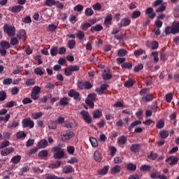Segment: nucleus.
<instances>
[{
  "mask_svg": "<svg viewBox=\"0 0 179 179\" xmlns=\"http://www.w3.org/2000/svg\"><path fill=\"white\" fill-rule=\"evenodd\" d=\"M59 104L60 106H68V104H69V98L68 97H63L60 99L59 101Z\"/></svg>",
  "mask_w": 179,
  "mask_h": 179,
  "instance_id": "nucleus-26",
  "label": "nucleus"
},
{
  "mask_svg": "<svg viewBox=\"0 0 179 179\" xmlns=\"http://www.w3.org/2000/svg\"><path fill=\"white\" fill-rule=\"evenodd\" d=\"M64 156H65V154L64 152V150H62L57 152H55L54 155H53V159H55L56 160L57 159H61L64 157Z\"/></svg>",
  "mask_w": 179,
  "mask_h": 179,
  "instance_id": "nucleus-18",
  "label": "nucleus"
},
{
  "mask_svg": "<svg viewBox=\"0 0 179 179\" xmlns=\"http://www.w3.org/2000/svg\"><path fill=\"white\" fill-rule=\"evenodd\" d=\"M15 152V148L13 147H10L7 148H4L1 151V156H8V155H10V153H13Z\"/></svg>",
  "mask_w": 179,
  "mask_h": 179,
  "instance_id": "nucleus-11",
  "label": "nucleus"
},
{
  "mask_svg": "<svg viewBox=\"0 0 179 179\" xmlns=\"http://www.w3.org/2000/svg\"><path fill=\"white\" fill-rule=\"evenodd\" d=\"M94 159L97 163H100L103 160V155L100 153V151L96 150L94 153Z\"/></svg>",
  "mask_w": 179,
  "mask_h": 179,
  "instance_id": "nucleus-15",
  "label": "nucleus"
},
{
  "mask_svg": "<svg viewBox=\"0 0 179 179\" xmlns=\"http://www.w3.org/2000/svg\"><path fill=\"white\" fill-rule=\"evenodd\" d=\"M153 101V95L152 94H148L145 96L141 97V101L143 103H149V101Z\"/></svg>",
  "mask_w": 179,
  "mask_h": 179,
  "instance_id": "nucleus-16",
  "label": "nucleus"
},
{
  "mask_svg": "<svg viewBox=\"0 0 179 179\" xmlns=\"http://www.w3.org/2000/svg\"><path fill=\"white\" fill-rule=\"evenodd\" d=\"M48 127L49 129H55L57 128V122L50 120L48 124Z\"/></svg>",
  "mask_w": 179,
  "mask_h": 179,
  "instance_id": "nucleus-36",
  "label": "nucleus"
},
{
  "mask_svg": "<svg viewBox=\"0 0 179 179\" xmlns=\"http://www.w3.org/2000/svg\"><path fill=\"white\" fill-rule=\"evenodd\" d=\"M73 171L74 169L72 166H67L64 168V173H65V174H69Z\"/></svg>",
  "mask_w": 179,
  "mask_h": 179,
  "instance_id": "nucleus-40",
  "label": "nucleus"
},
{
  "mask_svg": "<svg viewBox=\"0 0 179 179\" xmlns=\"http://www.w3.org/2000/svg\"><path fill=\"white\" fill-rule=\"evenodd\" d=\"M8 96L6 95V92L5 91H0V101H5Z\"/></svg>",
  "mask_w": 179,
  "mask_h": 179,
  "instance_id": "nucleus-46",
  "label": "nucleus"
},
{
  "mask_svg": "<svg viewBox=\"0 0 179 179\" xmlns=\"http://www.w3.org/2000/svg\"><path fill=\"white\" fill-rule=\"evenodd\" d=\"M128 54V52L125 49H120L117 52L118 57H125Z\"/></svg>",
  "mask_w": 179,
  "mask_h": 179,
  "instance_id": "nucleus-48",
  "label": "nucleus"
},
{
  "mask_svg": "<svg viewBox=\"0 0 179 179\" xmlns=\"http://www.w3.org/2000/svg\"><path fill=\"white\" fill-rule=\"evenodd\" d=\"M58 54V47H52L50 48V55L52 57H57Z\"/></svg>",
  "mask_w": 179,
  "mask_h": 179,
  "instance_id": "nucleus-41",
  "label": "nucleus"
},
{
  "mask_svg": "<svg viewBox=\"0 0 179 179\" xmlns=\"http://www.w3.org/2000/svg\"><path fill=\"white\" fill-rule=\"evenodd\" d=\"M24 8L23 6L20 5L14 6L11 8L10 11L13 12V13H19V12L22 11Z\"/></svg>",
  "mask_w": 179,
  "mask_h": 179,
  "instance_id": "nucleus-20",
  "label": "nucleus"
},
{
  "mask_svg": "<svg viewBox=\"0 0 179 179\" xmlns=\"http://www.w3.org/2000/svg\"><path fill=\"white\" fill-rule=\"evenodd\" d=\"M47 146H48V142L45 139L41 140L37 144L38 149H45Z\"/></svg>",
  "mask_w": 179,
  "mask_h": 179,
  "instance_id": "nucleus-14",
  "label": "nucleus"
},
{
  "mask_svg": "<svg viewBox=\"0 0 179 179\" xmlns=\"http://www.w3.org/2000/svg\"><path fill=\"white\" fill-rule=\"evenodd\" d=\"M61 166V161H55L54 163L49 164V169H58Z\"/></svg>",
  "mask_w": 179,
  "mask_h": 179,
  "instance_id": "nucleus-29",
  "label": "nucleus"
},
{
  "mask_svg": "<svg viewBox=\"0 0 179 179\" xmlns=\"http://www.w3.org/2000/svg\"><path fill=\"white\" fill-rule=\"evenodd\" d=\"M94 13V11H93L90 8H87L85 10V14L86 15V16H92Z\"/></svg>",
  "mask_w": 179,
  "mask_h": 179,
  "instance_id": "nucleus-57",
  "label": "nucleus"
},
{
  "mask_svg": "<svg viewBox=\"0 0 179 179\" xmlns=\"http://www.w3.org/2000/svg\"><path fill=\"white\" fill-rule=\"evenodd\" d=\"M48 156V151L47 150H43L38 154V157L40 159H44L45 157H47Z\"/></svg>",
  "mask_w": 179,
  "mask_h": 179,
  "instance_id": "nucleus-25",
  "label": "nucleus"
},
{
  "mask_svg": "<svg viewBox=\"0 0 179 179\" xmlns=\"http://www.w3.org/2000/svg\"><path fill=\"white\" fill-rule=\"evenodd\" d=\"M90 30L92 33H94L96 31H101V30H103V25L98 24L96 26H92Z\"/></svg>",
  "mask_w": 179,
  "mask_h": 179,
  "instance_id": "nucleus-21",
  "label": "nucleus"
},
{
  "mask_svg": "<svg viewBox=\"0 0 179 179\" xmlns=\"http://www.w3.org/2000/svg\"><path fill=\"white\" fill-rule=\"evenodd\" d=\"M0 45L1 47V48H0V55L5 57V55H6V50L10 48V43L8 42V41H1Z\"/></svg>",
  "mask_w": 179,
  "mask_h": 179,
  "instance_id": "nucleus-3",
  "label": "nucleus"
},
{
  "mask_svg": "<svg viewBox=\"0 0 179 179\" xmlns=\"http://www.w3.org/2000/svg\"><path fill=\"white\" fill-rule=\"evenodd\" d=\"M166 162L170 166H176L178 163V157L171 156L166 159Z\"/></svg>",
  "mask_w": 179,
  "mask_h": 179,
  "instance_id": "nucleus-9",
  "label": "nucleus"
},
{
  "mask_svg": "<svg viewBox=\"0 0 179 179\" xmlns=\"http://www.w3.org/2000/svg\"><path fill=\"white\" fill-rule=\"evenodd\" d=\"M123 69H132V63L131 62H124L121 65Z\"/></svg>",
  "mask_w": 179,
  "mask_h": 179,
  "instance_id": "nucleus-38",
  "label": "nucleus"
},
{
  "mask_svg": "<svg viewBox=\"0 0 179 179\" xmlns=\"http://www.w3.org/2000/svg\"><path fill=\"white\" fill-rule=\"evenodd\" d=\"M156 128H157V129H162V128H164V120H160L158 121L156 124Z\"/></svg>",
  "mask_w": 179,
  "mask_h": 179,
  "instance_id": "nucleus-44",
  "label": "nucleus"
},
{
  "mask_svg": "<svg viewBox=\"0 0 179 179\" xmlns=\"http://www.w3.org/2000/svg\"><path fill=\"white\" fill-rule=\"evenodd\" d=\"M9 145V141L5 140L0 144V149H4V148H8Z\"/></svg>",
  "mask_w": 179,
  "mask_h": 179,
  "instance_id": "nucleus-56",
  "label": "nucleus"
},
{
  "mask_svg": "<svg viewBox=\"0 0 179 179\" xmlns=\"http://www.w3.org/2000/svg\"><path fill=\"white\" fill-rule=\"evenodd\" d=\"M73 9L76 12H82L83 10V6L82 4H78Z\"/></svg>",
  "mask_w": 179,
  "mask_h": 179,
  "instance_id": "nucleus-62",
  "label": "nucleus"
},
{
  "mask_svg": "<svg viewBox=\"0 0 179 179\" xmlns=\"http://www.w3.org/2000/svg\"><path fill=\"white\" fill-rule=\"evenodd\" d=\"M129 24H131L129 18H123L120 22V27H127V26H129Z\"/></svg>",
  "mask_w": 179,
  "mask_h": 179,
  "instance_id": "nucleus-19",
  "label": "nucleus"
},
{
  "mask_svg": "<svg viewBox=\"0 0 179 179\" xmlns=\"http://www.w3.org/2000/svg\"><path fill=\"white\" fill-rule=\"evenodd\" d=\"M142 69H143V64H139L134 68V71L139 72V71H142Z\"/></svg>",
  "mask_w": 179,
  "mask_h": 179,
  "instance_id": "nucleus-60",
  "label": "nucleus"
},
{
  "mask_svg": "<svg viewBox=\"0 0 179 179\" xmlns=\"http://www.w3.org/2000/svg\"><path fill=\"white\" fill-rule=\"evenodd\" d=\"M17 37L19 40L26 41V40H27V33L26 32V30L20 29L17 34Z\"/></svg>",
  "mask_w": 179,
  "mask_h": 179,
  "instance_id": "nucleus-8",
  "label": "nucleus"
},
{
  "mask_svg": "<svg viewBox=\"0 0 179 179\" xmlns=\"http://www.w3.org/2000/svg\"><path fill=\"white\" fill-rule=\"evenodd\" d=\"M12 82H13V80L12 78H6L3 80V84L5 85H11Z\"/></svg>",
  "mask_w": 179,
  "mask_h": 179,
  "instance_id": "nucleus-63",
  "label": "nucleus"
},
{
  "mask_svg": "<svg viewBox=\"0 0 179 179\" xmlns=\"http://www.w3.org/2000/svg\"><path fill=\"white\" fill-rule=\"evenodd\" d=\"M159 136H161L162 139H167L169 138V131L167 130H162L159 132Z\"/></svg>",
  "mask_w": 179,
  "mask_h": 179,
  "instance_id": "nucleus-33",
  "label": "nucleus"
},
{
  "mask_svg": "<svg viewBox=\"0 0 179 179\" xmlns=\"http://www.w3.org/2000/svg\"><path fill=\"white\" fill-rule=\"evenodd\" d=\"M45 179H59V177L52 174V175H48L45 176Z\"/></svg>",
  "mask_w": 179,
  "mask_h": 179,
  "instance_id": "nucleus-64",
  "label": "nucleus"
},
{
  "mask_svg": "<svg viewBox=\"0 0 179 179\" xmlns=\"http://www.w3.org/2000/svg\"><path fill=\"white\" fill-rule=\"evenodd\" d=\"M136 82V81L135 80L130 78L124 82V85L125 87H132Z\"/></svg>",
  "mask_w": 179,
  "mask_h": 179,
  "instance_id": "nucleus-22",
  "label": "nucleus"
},
{
  "mask_svg": "<svg viewBox=\"0 0 179 179\" xmlns=\"http://www.w3.org/2000/svg\"><path fill=\"white\" fill-rule=\"evenodd\" d=\"M130 150L132 153H139L141 150V144H132L130 147Z\"/></svg>",
  "mask_w": 179,
  "mask_h": 179,
  "instance_id": "nucleus-13",
  "label": "nucleus"
},
{
  "mask_svg": "<svg viewBox=\"0 0 179 179\" xmlns=\"http://www.w3.org/2000/svg\"><path fill=\"white\" fill-rule=\"evenodd\" d=\"M141 124H142V122L141 120H136L131 123L130 127L128 128L129 132H132L134 127H136V125H141Z\"/></svg>",
  "mask_w": 179,
  "mask_h": 179,
  "instance_id": "nucleus-23",
  "label": "nucleus"
},
{
  "mask_svg": "<svg viewBox=\"0 0 179 179\" xmlns=\"http://www.w3.org/2000/svg\"><path fill=\"white\" fill-rule=\"evenodd\" d=\"M55 0H45V5H46V6H55Z\"/></svg>",
  "mask_w": 179,
  "mask_h": 179,
  "instance_id": "nucleus-55",
  "label": "nucleus"
},
{
  "mask_svg": "<svg viewBox=\"0 0 179 179\" xmlns=\"http://www.w3.org/2000/svg\"><path fill=\"white\" fill-rule=\"evenodd\" d=\"M140 169L142 170V171H150V170L152 169V166L150 165H142Z\"/></svg>",
  "mask_w": 179,
  "mask_h": 179,
  "instance_id": "nucleus-59",
  "label": "nucleus"
},
{
  "mask_svg": "<svg viewBox=\"0 0 179 179\" xmlns=\"http://www.w3.org/2000/svg\"><path fill=\"white\" fill-rule=\"evenodd\" d=\"M127 139L128 138L125 137V136H121L117 141L118 145H125V143H127Z\"/></svg>",
  "mask_w": 179,
  "mask_h": 179,
  "instance_id": "nucleus-32",
  "label": "nucleus"
},
{
  "mask_svg": "<svg viewBox=\"0 0 179 179\" xmlns=\"http://www.w3.org/2000/svg\"><path fill=\"white\" fill-rule=\"evenodd\" d=\"M41 92V87L38 86H34L32 88V91H31L32 93H35L36 94H40Z\"/></svg>",
  "mask_w": 179,
  "mask_h": 179,
  "instance_id": "nucleus-53",
  "label": "nucleus"
},
{
  "mask_svg": "<svg viewBox=\"0 0 179 179\" xmlns=\"http://www.w3.org/2000/svg\"><path fill=\"white\" fill-rule=\"evenodd\" d=\"M93 118H100V117H101V111L96 110H94L93 113Z\"/></svg>",
  "mask_w": 179,
  "mask_h": 179,
  "instance_id": "nucleus-51",
  "label": "nucleus"
},
{
  "mask_svg": "<svg viewBox=\"0 0 179 179\" xmlns=\"http://www.w3.org/2000/svg\"><path fill=\"white\" fill-rule=\"evenodd\" d=\"M150 47H151V50H157L159 48V42L157 41L150 42Z\"/></svg>",
  "mask_w": 179,
  "mask_h": 179,
  "instance_id": "nucleus-34",
  "label": "nucleus"
},
{
  "mask_svg": "<svg viewBox=\"0 0 179 179\" xmlns=\"http://www.w3.org/2000/svg\"><path fill=\"white\" fill-rule=\"evenodd\" d=\"M42 115H44L42 112H35L31 115V117L33 120H38V118H41Z\"/></svg>",
  "mask_w": 179,
  "mask_h": 179,
  "instance_id": "nucleus-28",
  "label": "nucleus"
},
{
  "mask_svg": "<svg viewBox=\"0 0 179 179\" xmlns=\"http://www.w3.org/2000/svg\"><path fill=\"white\" fill-rule=\"evenodd\" d=\"M179 33V22H174L171 27L168 26L165 28V34L166 36L169 34H178Z\"/></svg>",
  "mask_w": 179,
  "mask_h": 179,
  "instance_id": "nucleus-1",
  "label": "nucleus"
},
{
  "mask_svg": "<svg viewBox=\"0 0 179 179\" xmlns=\"http://www.w3.org/2000/svg\"><path fill=\"white\" fill-rule=\"evenodd\" d=\"M160 172L156 171L152 173H151L150 177L151 178L156 179V178H160Z\"/></svg>",
  "mask_w": 179,
  "mask_h": 179,
  "instance_id": "nucleus-61",
  "label": "nucleus"
},
{
  "mask_svg": "<svg viewBox=\"0 0 179 179\" xmlns=\"http://www.w3.org/2000/svg\"><path fill=\"white\" fill-rule=\"evenodd\" d=\"M127 169L129 171H135V170H136V165H135L132 163H129L127 165Z\"/></svg>",
  "mask_w": 179,
  "mask_h": 179,
  "instance_id": "nucleus-42",
  "label": "nucleus"
},
{
  "mask_svg": "<svg viewBox=\"0 0 179 179\" xmlns=\"http://www.w3.org/2000/svg\"><path fill=\"white\" fill-rule=\"evenodd\" d=\"M80 115H82L84 121L87 123V124H92L93 122V120H92V117L90 116V115H89V112L85 110H83L80 113Z\"/></svg>",
  "mask_w": 179,
  "mask_h": 179,
  "instance_id": "nucleus-7",
  "label": "nucleus"
},
{
  "mask_svg": "<svg viewBox=\"0 0 179 179\" xmlns=\"http://www.w3.org/2000/svg\"><path fill=\"white\" fill-rule=\"evenodd\" d=\"M73 138V131H68L64 135H62V141H69V139H72Z\"/></svg>",
  "mask_w": 179,
  "mask_h": 179,
  "instance_id": "nucleus-17",
  "label": "nucleus"
},
{
  "mask_svg": "<svg viewBox=\"0 0 179 179\" xmlns=\"http://www.w3.org/2000/svg\"><path fill=\"white\" fill-rule=\"evenodd\" d=\"M79 69H80V67L78 65H70L64 69V75H66V76H71L72 72H78Z\"/></svg>",
  "mask_w": 179,
  "mask_h": 179,
  "instance_id": "nucleus-4",
  "label": "nucleus"
},
{
  "mask_svg": "<svg viewBox=\"0 0 179 179\" xmlns=\"http://www.w3.org/2000/svg\"><path fill=\"white\" fill-rule=\"evenodd\" d=\"M19 126V122L14 120L11 124H9L7 127L8 129H12V128H16Z\"/></svg>",
  "mask_w": 179,
  "mask_h": 179,
  "instance_id": "nucleus-47",
  "label": "nucleus"
},
{
  "mask_svg": "<svg viewBox=\"0 0 179 179\" xmlns=\"http://www.w3.org/2000/svg\"><path fill=\"white\" fill-rule=\"evenodd\" d=\"M77 87L79 90H83V89H85V82L82 80H78L77 82Z\"/></svg>",
  "mask_w": 179,
  "mask_h": 179,
  "instance_id": "nucleus-39",
  "label": "nucleus"
},
{
  "mask_svg": "<svg viewBox=\"0 0 179 179\" xmlns=\"http://www.w3.org/2000/svg\"><path fill=\"white\" fill-rule=\"evenodd\" d=\"M90 143L92 144V146H93V148H97V146H99V143H97V139H96L95 138L90 137Z\"/></svg>",
  "mask_w": 179,
  "mask_h": 179,
  "instance_id": "nucleus-43",
  "label": "nucleus"
},
{
  "mask_svg": "<svg viewBox=\"0 0 179 179\" xmlns=\"http://www.w3.org/2000/svg\"><path fill=\"white\" fill-rule=\"evenodd\" d=\"M90 27H92V24H90V23L89 22H85L81 25V29L84 31L87 30V29H89Z\"/></svg>",
  "mask_w": 179,
  "mask_h": 179,
  "instance_id": "nucleus-58",
  "label": "nucleus"
},
{
  "mask_svg": "<svg viewBox=\"0 0 179 179\" xmlns=\"http://www.w3.org/2000/svg\"><path fill=\"white\" fill-rule=\"evenodd\" d=\"M92 87H93V85H92V83H90V82H84V89H85L86 90H90V89H92Z\"/></svg>",
  "mask_w": 179,
  "mask_h": 179,
  "instance_id": "nucleus-52",
  "label": "nucleus"
},
{
  "mask_svg": "<svg viewBox=\"0 0 179 179\" xmlns=\"http://www.w3.org/2000/svg\"><path fill=\"white\" fill-rule=\"evenodd\" d=\"M57 27H58V25H55L54 24H50L48 27V31H55V30H57Z\"/></svg>",
  "mask_w": 179,
  "mask_h": 179,
  "instance_id": "nucleus-50",
  "label": "nucleus"
},
{
  "mask_svg": "<svg viewBox=\"0 0 179 179\" xmlns=\"http://www.w3.org/2000/svg\"><path fill=\"white\" fill-rule=\"evenodd\" d=\"M68 96L71 97L73 100H76V101H80L82 99L80 93L73 89H71L68 92Z\"/></svg>",
  "mask_w": 179,
  "mask_h": 179,
  "instance_id": "nucleus-5",
  "label": "nucleus"
},
{
  "mask_svg": "<svg viewBox=\"0 0 179 179\" xmlns=\"http://www.w3.org/2000/svg\"><path fill=\"white\" fill-rule=\"evenodd\" d=\"M21 159H22V157L20 155H16L12 157V159H10V162L14 164H17L19 162H20Z\"/></svg>",
  "mask_w": 179,
  "mask_h": 179,
  "instance_id": "nucleus-30",
  "label": "nucleus"
},
{
  "mask_svg": "<svg viewBox=\"0 0 179 179\" xmlns=\"http://www.w3.org/2000/svg\"><path fill=\"white\" fill-rule=\"evenodd\" d=\"M22 124L24 128H34V121L31 120L30 117L22 120Z\"/></svg>",
  "mask_w": 179,
  "mask_h": 179,
  "instance_id": "nucleus-6",
  "label": "nucleus"
},
{
  "mask_svg": "<svg viewBox=\"0 0 179 179\" xmlns=\"http://www.w3.org/2000/svg\"><path fill=\"white\" fill-rule=\"evenodd\" d=\"M139 16H141V11H139V10L134 11L131 13V18L132 19H138V17H139Z\"/></svg>",
  "mask_w": 179,
  "mask_h": 179,
  "instance_id": "nucleus-54",
  "label": "nucleus"
},
{
  "mask_svg": "<svg viewBox=\"0 0 179 179\" xmlns=\"http://www.w3.org/2000/svg\"><path fill=\"white\" fill-rule=\"evenodd\" d=\"M121 171V166L120 165H115L110 169V174H115L117 173H120Z\"/></svg>",
  "mask_w": 179,
  "mask_h": 179,
  "instance_id": "nucleus-27",
  "label": "nucleus"
},
{
  "mask_svg": "<svg viewBox=\"0 0 179 179\" xmlns=\"http://www.w3.org/2000/svg\"><path fill=\"white\" fill-rule=\"evenodd\" d=\"M76 36L78 37V40H83V38H85V32L80 30L76 34Z\"/></svg>",
  "mask_w": 179,
  "mask_h": 179,
  "instance_id": "nucleus-45",
  "label": "nucleus"
},
{
  "mask_svg": "<svg viewBox=\"0 0 179 179\" xmlns=\"http://www.w3.org/2000/svg\"><path fill=\"white\" fill-rule=\"evenodd\" d=\"M4 34H7L8 37H15L16 34V28L15 26L5 24L3 27Z\"/></svg>",
  "mask_w": 179,
  "mask_h": 179,
  "instance_id": "nucleus-2",
  "label": "nucleus"
},
{
  "mask_svg": "<svg viewBox=\"0 0 179 179\" xmlns=\"http://www.w3.org/2000/svg\"><path fill=\"white\" fill-rule=\"evenodd\" d=\"M68 47L70 50H73L75 45H76V41L75 40H69L67 42Z\"/></svg>",
  "mask_w": 179,
  "mask_h": 179,
  "instance_id": "nucleus-37",
  "label": "nucleus"
},
{
  "mask_svg": "<svg viewBox=\"0 0 179 179\" xmlns=\"http://www.w3.org/2000/svg\"><path fill=\"white\" fill-rule=\"evenodd\" d=\"M108 170H110V166L108 165H106L103 168L99 169L97 171V173L99 176H106V174L108 173Z\"/></svg>",
  "mask_w": 179,
  "mask_h": 179,
  "instance_id": "nucleus-12",
  "label": "nucleus"
},
{
  "mask_svg": "<svg viewBox=\"0 0 179 179\" xmlns=\"http://www.w3.org/2000/svg\"><path fill=\"white\" fill-rule=\"evenodd\" d=\"M167 8V3H163V4H162L160 6V7H159L155 12H157V13H162V12H164V10H166Z\"/></svg>",
  "mask_w": 179,
  "mask_h": 179,
  "instance_id": "nucleus-24",
  "label": "nucleus"
},
{
  "mask_svg": "<svg viewBox=\"0 0 179 179\" xmlns=\"http://www.w3.org/2000/svg\"><path fill=\"white\" fill-rule=\"evenodd\" d=\"M17 44H19V40L17 39V38L15 37V36H11L10 41V45H17Z\"/></svg>",
  "mask_w": 179,
  "mask_h": 179,
  "instance_id": "nucleus-35",
  "label": "nucleus"
},
{
  "mask_svg": "<svg viewBox=\"0 0 179 179\" xmlns=\"http://www.w3.org/2000/svg\"><path fill=\"white\" fill-rule=\"evenodd\" d=\"M25 83L27 86H34V85H36V80L33 78H29L26 80Z\"/></svg>",
  "mask_w": 179,
  "mask_h": 179,
  "instance_id": "nucleus-49",
  "label": "nucleus"
},
{
  "mask_svg": "<svg viewBox=\"0 0 179 179\" xmlns=\"http://www.w3.org/2000/svg\"><path fill=\"white\" fill-rule=\"evenodd\" d=\"M143 54H146V51H145V50L143 49H138L134 52V55H135V57H136V58H138V57H139L140 55H143Z\"/></svg>",
  "mask_w": 179,
  "mask_h": 179,
  "instance_id": "nucleus-31",
  "label": "nucleus"
},
{
  "mask_svg": "<svg viewBox=\"0 0 179 179\" xmlns=\"http://www.w3.org/2000/svg\"><path fill=\"white\" fill-rule=\"evenodd\" d=\"M104 24L106 26V27L110 28V26L113 24V15L108 14L105 17Z\"/></svg>",
  "mask_w": 179,
  "mask_h": 179,
  "instance_id": "nucleus-10",
  "label": "nucleus"
}]
</instances>
